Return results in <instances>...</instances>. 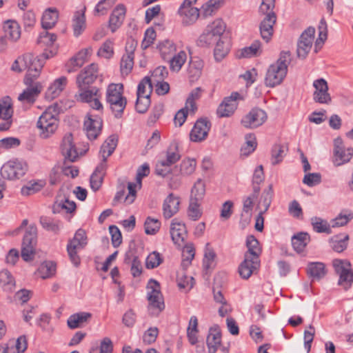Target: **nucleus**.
<instances>
[{
	"label": "nucleus",
	"mask_w": 353,
	"mask_h": 353,
	"mask_svg": "<svg viewBox=\"0 0 353 353\" xmlns=\"http://www.w3.org/2000/svg\"><path fill=\"white\" fill-rule=\"evenodd\" d=\"M118 143V137L116 134H112L108 137L100 149V154L102 156L101 163H107V159L114 151Z\"/></svg>",
	"instance_id": "nucleus-24"
},
{
	"label": "nucleus",
	"mask_w": 353,
	"mask_h": 353,
	"mask_svg": "<svg viewBox=\"0 0 353 353\" xmlns=\"http://www.w3.org/2000/svg\"><path fill=\"white\" fill-rule=\"evenodd\" d=\"M161 222L157 219L148 216L144 223L145 232L147 234H155L160 229Z\"/></svg>",
	"instance_id": "nucleus-57"
},
{
	"label": "nucleus",
	"mask_w": 353,
	"mask_h": 353,
	"mask_svg": "<svg viewBox=\"0 0 353 353\" xmlns=\"http://www.w3.org/2000/svg\"><path fill=\"white\" fill-rule=\"evenodd\" d=\"M59 12L57 8H50L45 10L41 19V26L45 30L51 29L57 22Z\"/></svg>",
	"instance_id": "nucleus-29"
},
{
	"label": "nucleus",
	"mask_w": 353,
	"mask_h": 353,
	"mask_svg": "<svg viewBox=\"0 0 353 353\" xmlns=\"http://www.w3.org/2000/svg\"><path fill=\"white\" fill-rule=\"evenodd\" d=\"M37 242V228L35 224H30L26 230L21 245V257L25 261L33 260L35 246Z\"/></svg>",
	"instance_id": "nucleus-5"
},
{
	"label": "nucleus",
	"mask_w": 353,
	"mask_h": 353,
	"mask_svg": "<svg viewBox=\"0 0 353 353\" xmlns=\"http://www.w3.org/2000/svg\"><path fill=\"white\" fill-rule=\"evenodd\" d=\"M226 28L225 23L221 19H216L212 23V24L208 26L207 29L212 32V34H215L216 37L219 39H225L223 37H221L223 32H225Z\"/></svg>",
	"instance_id": "nucleus-56"
},
{
	"label": "nucleus",
	"mask_w": 353,
	"mask_h": 353,
	"mask_svg": "<svg viewBox=\"0 0 353 353\" xmlns=\"http://www.w3.org/2000/svg\"><path fill=\"white\" fill-rule=\"evenodd\" d=\"M208 352L215 353L221 343V333L218 327H211L206 340Z\"/></svg>",
	"instance_id": "nucleus-26"
},
{
	"label": "nucleus",
	"mask_w": 353,
	"mask_h": 353,
	"mask_svg": "<svg viewBox=\"0 0 353 353\" xmlns=\"http://www.w3.org/2000/svg\"><path fill=\"white\" fill-rule=\"evenodd\" d=\"M123 92V86L121 83H111L106 90V102L117 119L122 117L127 105V99Z\"/></svg>",
	"instance_id": "nucleus-2"
},
{
	"label": "nucleus",
	"mask_w": 353,
	"mask_h": 353,
	"mask_svg": "<svg viewBox=\"0 0 353 353\" xmlns=\"http://www.w3.org/2000/svg\"><path fill=\"white\" fill-rule=\"evenodd\" d=\"M313 86L316 90L313 94L315 102L325 104L331 102L332 98L328 92V85L324 79L321 78L315 80L313 83Z\"/></svg>",
	"instance_id": "nucleus-16"
},
{
	"label": "nucleus",
	"mask_w": 353,
	"mask_h": 353,
	"mask_svg": "<svg viewBox=\"0 0 353 353\" xmlns=\"http://www.w3.org/2000/svg\"><path fill=\"white\" fill-rule=\"evenodd\" d=\"M241 99L239 92H234L230 96L225 97L222 103L217 108L216 112L219 117H228L231 116L237 108L238 99Z\"/></svg>",
	"instance_id": "nucleus-14"
},
{
	"label": "nucleus",
	"mask_w": 353,
	"mask_h": 353,
	"mask_svg": "<svg viewBox=\"0 0 353 353\" xmlns=\"http://www.w3.org/2000/svg\"><path fill=\"white\" fill-rule=\"evenodd\" d=\"M276 17L274 12L268 13L264 19L261 21L259 28L261 37L268 42L273 34V26L276 23Z\"/></svg>",
	"instance_id": "nucleus-21"
},
{
	"label": "nucleus",
	"mask_w": 353,
	"mask_h": 353,
	"mask_svg": "<svg viewBox=\"0 0 353 353\" xmlns=\"http://www.w3.org/2000/svg\"><path fill=\"white\" fill-rule=\"evenodd\" d=\"M40 223L47 231L57 233L59 230L58 222L54 221L47 216H41L40 218Z\"/></svg>",
	"instance_id": "nucleus-64"
},
{
	"label": "nucleus",
	"mask_w": 353,
	"mask_h": 353,
	"mask_svg": "<svg viewBox=\"0 0 353 353\" xmlns=\"http://www.w3.org/2000/svg\"><path fill=\"white\" fill-rule=\"evenodd\" d=\"M41 86L40 83H37L33 87H27V88L19 95L18 99L20 101H26L33 103L35 97L41 92Z\"/></svg>",
	"instance_id": "nucleus-35"
},
{
	"label": "nucleus",
	"mask_w": 353,
	"mask_h": 353,
	"mask_svg": "<svg viewBox=\"0 0 353 353\" xmlns=\"http://www.w3.org/2000/svg\"><path fill=\"white\" fill-rule=\"evenodd\" d=\"M260 192V187L258 185H254L253 187L252 193L248 196L245 197L243 199V213H252L253 206H254V201L257 198L258 194Z\"/></svg>",
	"instance_id": "nucleus-51"
},
{
	"label": "nucleus",
	"mask_w": 353,
	"mask_h": 353,
	"mask_svg": "<svg viewBox=\"0 0 353 353\" xmlns=\"http://www.w3.org/2000/svg\"><path fill=\"white\" fill-rule=\"evenodd\" d=\"M84 130L90 140H94L99 135L102 126V119L98 116L88 115L84 121Z\"/></svg>",
	"instance_id": "nucleus-17"
},
{
	"label": "nucleus",
	"mask_w": 353,
	"mask_h": 353,
	"mask_svg": "<svg viewBox=\"0 0 353 353\" xmlns=\"http://www.w3.org/2000/svg\"><path fill=\"white\" fill-rule=\"evenodd\" d=\"M257 145L256 137L254 134H248L245 136V145L241 148V154L248 156L253 152Z\"/></svg>",
	"instance_id": "nucleus-53"
},
{
	"label": "nucleus",
	"mask_w": 353,
	"mask_h": 353,
	"mask_svg": "<svg viewBox=\"0 0 353 353\" xmlns=\"http://www.w3.org/2000/svg\"><path fill=\"white\" fill-rule=\"evenodd\" d=\"M150 97L137 96L135 108L139 113L143 114L147 112L150 105Z\"/></svg>",
	"instance_id": "nucleus-63"
},
{
	"label": "nucleus",
	"mask_w": 353,
	"mask_h": 353,
	"mask_svg": "<svg viewBox=\"0 0 353 353\" xmlns=\"http://www.w3.org/2000/svg\"><path fill=\"white\" fill-rule=\"evenodd\" d=\"M170 235L174 243L181 246L188 236L185 224L176 219H173L170 225Z\"/></svg>",
	"instance_id": "nucleus-20"
},
{
	"label": "nucleus",
	"mask_w": 353,
	"mask_h": 353,
	"mask_svg": "<svg viewBox=\"0 0 353 353\" xmlns=\"http://www.w3.org/2000/svg\"><path fill=\"white\" fill-rule=\"evenodd\" d=\"M13 114L12 99L7 96L0 100V119L3 120L0 123V131L8 130L12 123Z\"/></svg>",
	"instance_id": "nucleus-12"
},
{
	"label": "nucleus",
	"mask_w": 353,
	"mask_h": 353,
	"mask_svg": "<svg viewBox=\"0 0 353 353\" xmlns=\"http://www.w3.org/2000/svg\"><path fill=\"white\" fill-rule=\"evenodd\" d=\"M79 93L75 95L78 101L83 103H88L91 108L95 110L103 109V105L99 101L101 94L99 89L97 87L90 88L89 86H82L79 88Z\"/></svg>",
	"instance_id": "nucleus-8"
},
{
	"label": "nucleus",
	"mask_w": 353,
	"mask_h": 353,
	"mask_svg": "<svg viewBox=\"0 0 353 353\" xmlns=\"http://www.w3.org/2000/svg\"><path fill=\"white\" fill-rule=\"evenodd\" d=\"M261 42L259 40L254 41L250 46L241 49L239 58H250L260 54L261 51Z\"/></svg>",
	"instance_id": "nucleus-44"
},
{
	"label": "nucleus",
	"mask_w": 353,
	"mask_h": 353,
	"mask_svg": "<svg viewBox=\"0 0 353 353\" xmlns=\"http://www.w3.org/2000/svg\"><path fill=\"white\" fill-rule=\"evenodd\" d=\"M147 288L151 291L148 293V300L149 302L148 310H153L152 314L158 315L165 308L163 297L161 292L160 284L156 280L151 279Z\"/></svg>",
	"instance_id": "nucleus-7"
},
{
	"label": "nucleus",
	"mask_w": 353,
	"mask_h": 353,
	"mask_svg": "<svg viewBox=\"0 0 353 353\" xmlns=\"http://www.w3.org/2000/svg\"><path fill=\"white\" fill-rule=\"evenodd\" d=\"M332 265L336 274L339 276L338 285L345 291L348 290L353 283V270L350 261L347 259H334Z\"/></svg>",
	"instance_id": "nucleus-4"
},
{
	"label": "nucleus",
	"mask_w": 353,
	"mask_h": 353,
	"mask_svg": "<svg viewBox=\"0 0 353 353\" xmlns=\"http://www.w3.org/2000/svg\"><path fill=\"white\" fill-rule=\"evenodd\" d=\"M67 78L65 77H61L60 78L56 79L54 83L48 88L46 94V97L51 99L57 97L64 90L67 84Z\"/></svg>",
	"instance_id": "nucleus-33"
},
{
	"label": "nucleus",
	"mask_w": 353,
	"mask_h": 353,
	"mask_svg": "<svg viewBox=\"0 0 353 353\" xmlns=\"http://www.w3.org/2000/svg\"><path fill=\"white\" fill-rule=\"evenodd\" d=\"M246 246L248 251L245 256L252 258V259L259 260V256L261 253V248L259 245V241L253 235H249L246 239Z\"/></svg>",
	"instance_id": "nucleus-31"
},
{
	"label": "nucleus",
	"mask_w": 353,
	"mask_h": 353,
	"mask_svg": "<svg viewBox=\"0 0 353 353\" xmlns=\"http://www.w3.org/2000/svg\"><path fill=\"white\" fill-rule=\"evenodd\" d=\"M76 203L66 198H57L52 206L54 213L65 212L66 213H72L76 210Z\"/></svg>",
	"instance_id": "nucleus-30"
},
{
	"label": "nucleus",
	"mask_w": 353,
	"mask_h": 353,
	"mask_svg": "<svg viewBox=\"0 0 353 353\" xmlns=\"http://www.w3.org/2000/svg\"><path fill=\"white\" fill-rule=\"evenodd\" d=\"M307 272L310 277L319 280L326 274L325 265L321 262L310 263L307 265Z\"/></svg>",
	"instance_id": "nucleus-37"
},
{
	"label": "nucleus",
	"mask_w": 353,
	"mask_h": 353,
	"mask_svg": "<svg viewBox=\"0 0 353 353\" xmlns=\"http://www.w3.org/2000/svg\"><path fill=\"white\" fill-rule=\"evenodd\" d=\"M85 10V8H84L83 10L75 12L74 14L72 28L74 35L77 37L81 34L86 26Z\"/></svg>",
	"instance_id": "nucleus-32"
},
{
	"label": "nucleus",
	"mask_w": 353,
	"mask_h": 353,
	"mask_svg": "<svg viewBox=\"0 0 353 353\" xmlns=\"http://www.w3.org/2000/svg\"><path fill=\"white\" fill-rule=\"evenodd\" d=\"M126 10L123 5H118L112 11L109 19V27L112 32H115L123 23Z\"/></svg>",
	"instance_id": "nucleus-23"
},
{
	"label": "nucleus",
	"mask_w": 353,
	"mask_h": 353,
	"mask_svg": "<svg viewBox=\"0 0 353 353\" xmlns=\"http://www.w3.org/2000/svg\"><path fill=\"white\" fill-rule=\"evenodd\" d=\"M273 195V190L272 185L268 186V188L265 190L261 198L257 203L256 209H259L260 212H266L269 209Z\"/></svg>",
	"instance_id": "nucleus-38"
},
{
	"label": "nucleus",
	"mask_w": 353,
	"mask_h": 353,
	"mask_svg": "<svg viewBox=\"0 0 353 353\" xmlns=\"http://www.w3.org/2000/svg\"><path fill=\"white\" fill-rule=\"evenodd\" d=\"M353 219V212L349 210L342 211L330 221L332 228L343 227Z\"/></svg>",
	"instance_id": "nucleus-45"
},
{
	"label": "nucleus",
	"mask_w": 353,
	"mask_h": 353,
	"mask_svg": "<svg viewBox=\"0 0 353 353\" xmlns=\"http://www.w3.org/2000/svg\"><path fill=\"white\" fill-rule=\"evenodd\" d=\"M106 168L107 163H100L91 175L90 180V187L94 192L97 191L101 186Z\"/></svg>",
	"instance_id": "nucleus-25"
},
{
	"label": "nucleus",
	"mask_w": 353,
	"mask_h": 353,
	"mask_svg": "<svg viewBox=\"0 0 353 353\" xmlns=\"http://www.w3.org/2000/svg\"><path fill=\"white\" fill-rule=\"evenodd\" d=\"M39 272L44 279L53 276L56 273V263L51 261L43 262L39 268Z\"/></svg>",
	"instance_id": "nucleus-49"
},
{
	"label": "nucleus",
	"mask_w": 353,
	"mask_h": 353,
	"mask_svg": "<svg viewBox=\"0 0 353 353\" xmlns=\"http://www.w3.org/2000/svg\"><path fill=\"white\" fill-rule=\"evenodd\" d=\"M267 119V114L262 109L252 108L241 120L246 128H255L261 125Z\"/></svg>",
	"instance_id": "nucleus-13"
},
{
	"label": "nucleus",
	"mask_w": 353,
	"mask_h": 353,
	"mask_svg": "<svg viewBox=\"0 0 353 353\" xmlns=\"http://www.w3.org/2000/svg\"><path fill=\"white\" fill-rule=\"evenodd\" d=\"M0 284L7 291H11L15 286V281L8 270H3L0 272Z\"/></svg>",
	"instance_id": "nucleus-50"
},
{
	"label": "nucleus",
	"mask_w": 353,
	"mask_h": 353,
	"mask_svg": "<svg viewBox=\"0 0 353 353\" xmlns=\"http://www.w3.org/2000/svg\"><path fill=\"white\" fill-rule=\"evenodd\" d=\"M211 125V122L208 118L197 119L190 133V141L199 143L205 140Z\"/></svg>",
	"instance_id": "nucleus-11"
},
{
	"label": "nucleus",
	"mask_w": 353,
	"mask_h": 353,
	"mask_svg": "<svg viewBox=\"0 0 353 353\" xmlns=\"http://www.w3.org/2000/svg\"><path fill=\"white\" fill-rule=\"evenodd\" d=\"M288 151V147L281 144H274L272 149V163L276 165L283 161Z\"/></svg>",
	"instance_id": "nucleus-47"
},
{
	"label": "nucleus",
	"mask_w": 353,
	"mask_h": 353,
	"mask_svg": "<svg viewBox=\"0 0 353 353\" xmlns=\"http://www.w3.org/2000/svg\"><path fill=\"white\" fill-rule=\"evenodd\" d=\"M91 317V314L88 312H79L71 315L68 321V326L70 329H75L81 327V325L86 322Z\"/></svg>",
	"instance_id": "nucleus-41"
},
{
	"label": "nucleus",
	"mask_w": 353,
	"mask_h": 353,
	"mask_svg": "<svg viewBox=\"0 0 353 353\" xmlns=\"http://www.w3.org/2000/svg\"><path fill=\"white\" fill-rule=\"evenodd\" d=\"M291 62V53L290 51H282L279 58L276 63L268 68L265 78V84L270 88H274L280 85L288 73V67Z\"/></svg>",
	"instance_id": "nucleus-1"
},
{
	"label": "nucleus",
	"mask_w": 353,
	"mask_h": 353,
	"mask_svg": "<svg viewBox=\"0 0 353 353\" xmlns=\"http://www.w3.org/2000/svg\"><path fill=\"white\" fill-rule=\"evenodd\" d=\"M315 28L310 26L301 34L298 42L296 53L300 59H305L310 52L314 39Z\"/></svg>",
	"instance_id": "nucleus-10"
},
{
	"label": "nucleus",
	"mask_w": 353,
	"mask_h": 353,
	"mask_svg": "<svg viewBox=\"0 0 353 353\" xmlns=\"http://www.w3.org/2000/svg\"><path fill=\"white\" fill-rule=\"evenodd\" d=\"M134 65V57L123 54L121 61V72L122 74L128 75L132 70Z\"/></svg>",
	"instance_id": "nucleus-61"
},
{
	"label": "nucleus",
	"mask_w": 353,
	"mask_h": 353,
	"mask_svg": "<svg viewBox=\"0 0 353 353\" xmlns=\"http://www.w3.org/2000/svg\"><path fill=\"white\" fill-rule=\"evenodd\" d=\"M28 170L27 163L18 159L5 163L0 170L1 176L10 181L19 180L25 176Z\"/></svg>",
	"instance_id": "nucleus-6"
},
{
	"label": "nucleus",
	"mask_w": 353,
	"mask_h": 353,
	"mask_svg": "<svg viewBox=\"0 0 353 353\" xmlns=\"http://www.w3.org/2000/svg\"><path fill=\"white\" fill-rule=\"evenodd\" d=\"M43 186L44 183L42 181H30L21 188V193L23 195H30L40 191Z\"/></svg>",
	"instance_id": "nucleus-59"
},
{
	"label": "nucleus",
	"mask_w": 353,
	"mask_h": 353,
	"mask_svg": "<svg viewBox=\"0 0 353 353\" xmlns=\"http://www.w3.org/2000/svg\"><path fill=\"white\" fill-rule=\"evenodd\" d=\"M201 202L199 201L190 199V203L188 209V215L193 221H196L202 215V211L200 208Z\"/></svg>",
	"instance_id": "nucleus-55"
},
{
	"label": "nucleus",
	"mask_w": 353,
	"mask_h": 353,
	"mask_svg": "<svg viewBox=\"0 0 353 353\" xmlns=\"http://www.w3.org/2000/svg\"><path fill=\"white\" fill-rule=\"evenodd\" d=\"M203 62L199 58L192 59L188 65V74L191 83L196 81L202 74Z\"/></svg>",
	"instance_id": "nucleus-27"
},
{
	"label": "nucleus",
	"mask_w": 353,
	"mask_h": 353,
	"mask_svg": "<svg viewBox=\"0 0 353 353\" xmlns=\"http://www.w3.org/2000/svg\"><path fill=\"white\" fill-rule=\"evenodd\" d=\"M230 51V42L228 39H219L214 50V56L216 61H222Z\"/></svg>",
	"instance_id": "nucleus-36"
},
{
	"label": "nucleus",
	"mask_w": 353,
	"mask_h": 353,
	"mask_svg": "<svg viewBox=\"0 0 353 353\" xmlns=\"http://www.w3.org/2000/svg\"><path fill=\"white\" fill-rule=\"evenodd\" d=\"M159 51L163 59H170V56L174 54L176 46L174 43L170 40L162 41L159 46Z\"/></svg>",
	"instance_id": "nucleus-54"
},
{
	"label": "nucleus",
	"mask_w": 353,
	"mask_h": 353,
	"mask_svg": "<svg viewBox=\"0 0 353 353\" xmlns=\"http://www.w3.org/2000/svg\"><path fill=\"white\" fill-rule=\"evenodd\" d=\"M187 60L186 52L180 51L176 54H173L170 59V68L173 72H179Z\"/></svg>",
	"instance_id": "nucleus-46"
},
{
	"label": "nucleus",
	"mask_w": 353,
	"mask_h": 353,
	"mask_svg": "<svg viewBox=\"0 0 353 353\" xmlns=\"http://www.w3.org/2000/svg\"><path fill=\"white\" fill-rule=\"evenodd\" d=\"M311 224L312 225L313 230L318 233H326L331 234V223H329L327 221L323 219L321 217L314 216L310 219Z\"/></svg>",
	"instance_id": "nucleus-39"
},
{
	"label": "nucleus",
	"mask_w": 353,
	"mask_h": 353,
	"mask_svg": "<svg viewBox=\"0 0 353 353\" xmlns=\"http://www.w3.org/2000/svg\"><path fill=\"white\" fill-rule=\"evenodd\" d=\"M99 77L98 65L91 63L85 67L77 76V83L78 88L89 86L93 83Z\"/></svg>",
	"instance_id": "nucleus-15"
},
{
	"label": "nucleus",
	"mask_w": 353,
	"mask_h": 353,
	"mask_svg": "<svg viewBox=\"0 0 353 353\" xmlns=\"http://www.w3.org/2000/svg\"><path fill=\"white\" fill-rule=\"evenodd\" d=\"M152 92V81L148 77H145L139 83L137 88V96L150 97Z\"/></svg>",
	"instance_id": "nucleus-48"
},
{
	"label": "nucleus",
	"mask_w": 353,
	"mask_h": 353,
	"mask_svg": "<svg viewBox=\"0 0 353 353\" xmlns=\"http://www.w3.org/2000/svg\"><path fill=\"white\" fill-rule=\"evenodd\" d=\"M205 194V183L198 179L191 189L190 199L201 201Z\"/></svg>",
	"instance_id": "nucleus-43"
},
{
	"label": "nucleus",
	"mask_w": 353,
	"mask_h": 353,
	"mask_svg": "<svg viewBox=\"0 0 353 353\" xmlns=\"http://www.w3.org/2000/svg\"><path fill=\"white\" fill-rule=\"evenodd\" d=\"M196 163L194 159H185L180 164V172L182 175L192 174L196 168Z\"/></svg>",
	"instance_id": "nucleus-62"
},
{
	"label": "nucleus",
	"mask_w": 353,
	"mask_h": 353,
	"mask_svg": "<svg viewBox=\"0 0 353 353\" xmlns=\"http://www.w3.org/2000/svg\"><path fill=\"white\" fill-rule=\"evenodd\" d=\"M339 155L334 154V164L336 166H340L350 161L353 156V148H349L346 150L345 149L340 150Z\"/></svg>",
	"instance_id": "nucleus-52"
},
{
	"label": "nucleus",
	"mask_w": 353,
	"mask_h": 353,
	"mask_svg": "<svg viewBox=\"0 0 353 353\" xmlns=\"http://www.w3.org/2000/svg\"><path fill=\"white\" fill-rule=\"evenodd\" d=\"M163 261L161 254L158 252L154 251L146 258L145 266L148 269H154L161 264Z\"/></svg>",
	"instance_id": "nucleus-58"
},
{
	"label": "nucleus",
	"mask_w": 353,
	"mask_h": 353,
	"mask_svg": "<svg viewBox=\"0 0 353 353\" xmlns=\"http://www.w3.org/2000/svg\"><path fill=\"white\" fill-rule=\"evenodd\" d=\"M179 13L183 17V23L185 25L195 22L199 16V10L196 8L189 9L179 8Z\"/></svg>",
	"instance_id": "nucleus-42"
},
{
	"label": "nucleus",
	"mask_w": 353,
	"mask_h": 353,
	"mask_svg": "<svg viewBox=\"0 0 353 353\" xmlns=\"http://www.w3.org/2000/svg\"><path fill=\"white\" fill-rule=\"evenodd\" d=\"M310 241L307 232H299L292 237V245L294 250L299 253L303 252Z\"/></svg>",
	"instance_id": "nucleus-34"
},
{
	"label": "nucleus",
	"mask_w": 353,
	"mask_h": 353,
	"mask_svg": "<svg viewBox=\"0 0 353 353\" xmlns=\"http://www.w3.org/2000/svg\"><path fill=\"white\" fill-rule=\"evenodd\" d=\"M259 260H254L252 258L245 256L244 261L239 267L240 276L244 279H248L253 272L258 269L259 267Z\"/></svg>",
	"instance_id": "nucleus-22"
},
{
	"label": "nucleus",
	"mask_w": 353,
	"mask_h": 353,
	"mask_svg": "<svg viewBox=\"0 0 353 353\" xmlns=\"http://www.w3.org/2000/svg\"><path fill=\"white\" fill-rule=\"evenodd\" d=\"M49 58L46 52L40 56L34 57L32 53H26L19 59L21 63H23L24 69L33 72L34 77H38L40 72L43 67L45 60Z\"/></svg>",
	"instance_id": "nucleus-9"
},
{
	"label": "nucleus",
	"mask_w": 353,
	"mask_h": 353,
	"mask_svg": "<svg viewBox=\"0 0 353 353\" xmlns=\"http://www.w3.org/2000/svg\"><path fill=\"white\" fill-rule=\"evenodd\" d=\"M61 149L62 154L65 157V160L74 162L78 158L79 154L76 146L74 144L72 133H67L65 134L62 139Z\"/></svg>",
	"instance_id": "nucleus-19"
},
{
	"label": "nucleus",
	"mask_w": 353,
	"mask_h": 353,
	"mask_svg": "<svg viewBox=\"0 0 353 353\" xmlns=\"http://www.w3.org/2000/svg\"><path fill=\"white\" fill-rule=\"evenodd\" d=\"M180 203V196L170 193L163 203L162 209L164 218L168 219L176 214L179 211Z\"/></svg>",
	"instance_id": "nucleus-18"
},
{
	"label": "nucleus",
	"mask_w": 353,
	"mask_h": 353,
	"mask_svg": "<svg viewBox=\"0 0 353 353\" xmlns=\"http://www.w3.org/2000/svg\"><path fill=\"white\" fill-rule=\"evenodd\" d=\"M180 158L181 155L178 152L177 146L174 144L169 147L166 152V159L163 161L171 166L178 161Z\"/></svg>",
	"instance_id": "nucleus-60"
},
{
	"label": "nucleus",
	"mask_w": 353,
	"mask_h": 353,
	"mask_svg": "<svg viewBox=\"0 0 353 353\" xmlns=\"http://www.w3.org/2000/svg\"><path fill=\"white\" fill-rule=\"evenodd\" d=\"M349 240V235L347 234H339L332 236L330 239V243L332 248L337 252H342L347 246V241Z\"/></svg>",
	"instance_id": "nucleus-40"
},
{
	"label": "nucleus",
	"mask_w": 353,
	"mask_h": 353,
	"mask_svg": "<svg viewBox=\"0 0 353 353\" xmlns=\"http://www.w3.org/2000/svg\"><path fill=\"white\" fill-rule=\"evenodd\" d=\"M4 36L12 41H17L21 37V28L14 20H8L3 26Z\"/></svg>",
	"instance_id": "nucleus-28"
},
{
	"label": "nucleus",
	"mask_w": 353,
	"mask_h": 353,
	"mask_svg": "<svg viewBox=\"0 0 353 353\" xmlns=\"http://www.w3.org/2000/svg\"><path fill=\"white\" fill-rule=\"evenodd\" d=\"M57 105L49 106L39 117L37 123L42 139H48L57 130L59 125Z\"/></svg>",
	"instance_id": "nucleus-3"
}]
</instances>
